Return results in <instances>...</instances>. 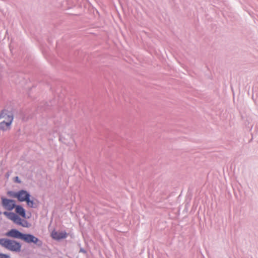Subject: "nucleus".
Segmentation results:
<instances>
[{
  "mask_svg": "<svg viewBox=\"0 0 258 258\" xmlns=\"http://www.w3.org/2000/svg\"><path fill=\"white\" fill-rule=\"evenodd\" d=\"M14 119L13 113L4 109L0 112V131L6 132L11 130Z\"/></svg>",
  "mask_w": 258,
  "mask_h": 258,
  "instance_id": "1",
  "label": "nucleus"
},
{
  "mask_svg": "<svg viewBox=\"0 0 258 258\" xmlns=\"http://www.w3.org/2000/svg\"><path fill=\"white\" fill-rule=\"evenodd\" d=\"M0 245L12 251L20 252L21 251V244L14 240L1 238L0 239Z\"/></svg>",
  "mask_w": 258,
  "mask_h": 258,
  "instance_id": "2",
  "label": "nucleus"
},
{
  "mask_svg": "<svg viewBox=\"0 0 258 258\" xmlns=\"http://www.w3.org/2000/svg\"><path fill=\"white\" fill-rule=\"evenodd\" d=\"M4 214L15 223L24 227H28L30 224L26 220L21 219L17 215L12 212H4Z\"/></svg>",
  "mask_w": 258,
  "mask_h": 258,
  "instance_id": "3",
  "label": "nucleus"
},
{
  "mask_svg": "<svg viewBox=\"0 0 258 258\" xmlns=\"http://www.w3.org/2000/svg\"><path fill=\"white\" fill-rule=\"evenodd\" d=\"M2 205L4 208L7 210H12L15 207V202L14 201L7 199H2Z\"/></svg>",
  "mask_w": 258,
  "mask_h": 258,
  "instance_id": "4",
  "label": "nucleus"
},
{
  "mask_svg": "<svg viewBox=\"0 0 258 258\" xmlns=\"http://www.w3.org/2000/svg\"><path fill=\"white\" fill-rule=\"evenodd\" d=\"M14 197L17 198L19 201L24 202L27 200L28 198H29L30 196L26 191L21 190L16 193Z\"/></svg>",
  "mask_w": 258,
  "mask_h": 258,
  "instance_id": "5",
  "label": "nucleus"
},
{
  "mask_svg": "<svg viewBox=\"0 0 258 258\" xmlns=\"http://www.w3.org/2000/svg\"><path fill=\"white\" fill-rule=\"evenodd\" d=\"M53 239L58 240L61 239L66 238L68 234L66 231H56L53 230L51 234Z\"/></svg>",
  "mask_w": 258,
  "mask_h": 258,
  "instance_id": "6",
  "label": "nucleus"
},
{
  "mask_svg": "<svg viewBox=\"0 0 258 258\" xmlns=\"http://www.w3.org/2000/svg\"><path fill=\"white\" fill-rule=\"evenodd\" d=\"M22 239L27 243H37L39 241V239L31 234H23Z\"/></svg>",
  "mask_w": 258,
  "mask_h": 258,
  "instance_id": "7",
  "label": "nucleus"
},
{
  "mask_svg": "<svg viewBox=\"0 0 258 258\" xmlns=\"http://www.w3.org/2000/svg\"><path fill=\"white\" fill-rule=\"evenodd\" d=\"M6 235L9 237L22 239L23 233H21L16 229H12L7 233Z\"/></svg>",
  "mask_w": 258,
  "mask_h": 258,
  "instance_id": "8",
  "label": "nucleus"
},
{
  "mask_svg": "<svg viewBox=\"0 0 258 258\" xmlns=\"http://www.w3.org/2000/svg\"><path fill=\"white\" fill-rule=\"evenodd\" d=\"M15 207L16 212L23 218H26V214L24 209L21 206H17Z\"/></svg>",
  "mask_w": 258,
  "mask_h": 258,
  "instance_id": "9",
  "label": "nucleus"
},
{
  "mask_svg": "<svg viewBox=\"0 0 258 258\" xmlns=\"http://www.w3.org/2000/svg\"><path fill=\"white\" fill-rule=\"evenodd\" d=\"M25 202H26L27 205L29 207L31 208L34 207V202L33 201L30 200V198H28V199H27V200H26Z\"/></svg>",
  "mask_w": 258,
  "mask_h": 258,
  "instance_id": "10",
  "label": "nucleus"
},
{
  "mask_svg": "<svg viewBox=\"0 0 258 258\" xmlns=\"http://www.w3.org/2000/svg\"><path fill=\"white\" fill-rule=\"evenodd\" d=\"M9 255L3 253L0 254V258H9Z\"/></svg>",
  "mask_w": 258,
  "mask_h": 258,
  "instance_id": "11",
  "label": "nucleus"
},
{
  "mask_svg": "<svg viewBox=\"0 0 258 258\" xmlns=\"http://www.w3.org/2000/svg\"><path fill=\"white\" fill-rule=\"evenodd\" d=\"M15 181L16 182H18V183H20L21 182L20 180L19 179V177H17V176L15 178Z\"/></svg>",
  "mask_w": 258,
  "mask_h": 258,
  "instance_id": "12",
  "label": "nucleus"
}]
</instances>
